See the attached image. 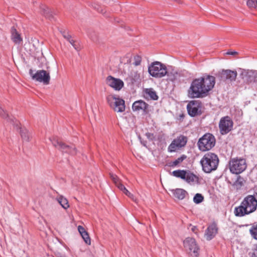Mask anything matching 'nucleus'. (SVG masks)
<instances>
[{"label": "nucleus", "instance_id": "nucleus-39", "mask_svg": "<svg viewBox=\"0 0 257 257\" xmlns=\"http://www.w3.org/2000/svg\"><path fill=\"white\" fill-rule=\"evenodd\" d=\"M67 41H68L69 42V43L74 47L75 49H76L77 51L78 50V47L75 44V41L74 40L72 39L71 38H70V39H68Z\"/></svg>", "mask_w": 257, "mask_h": 257}, {"label": "nucleus", "instance_id": "nucleus-1", "mask_svg": "<svg viewBox=\"0 0 257 257\" xmlns=\"http://www.w3.org/2000/svg\"><path fill=\"white\" fill-rule=\"evenodd\" d=\"M215 83L214 76L204 74L202 76L192 81L188 90V95L190 98L205 97L214 87Z\"/></svg>", "mask_w": 257, "mask_h": 257}, {"label": "nucleus", "instance_id": "nucleus-32", "mask_svg": "<svg viewBox=\"0 0 257 257\" xmlns=\"http://www.w3.org/2000/svg\"><path fill=\"white\" fill-rule=\"evenodd\" d=\"M247 5L250 8L257 9V0H248Z\"/></svg>", "mask_w": 257, "mask_h": 257}, {"label": "nucleus", "instance_id": "nucleus-34", "mask_svg": "<svg viewBox=\"0 0 257 257\" xmlns=\"http://www.w3.org/2000/svg\"><path fill=\"white\" fill-rule=\"evenodd\" d=\"M187 156L185 155H182L181 156L179 157L176 160L174 161V164L176 166H178L179 164L182 163L185 159H186Z\"/></svg>", "mask_w": 257, "mask_h": 257}, {"label": "nucleus", "instance_id": "nucleus-10", "mask_svg": "<svg viewBox=\"0 0 257 257\" xmlns=\"http://www.w3.org/2000/svg\"><path fill=\"white\" fill-rule=\"evenodd\" d=\"M50 140L51 141L53 145L62 152L69 154L71 155L76 154V148L73 145H67L55 138L53 139H50Z\"/></svg>", "mask_w": 257, "mask_h": 257}, {"label": "nucleus", "instance_id": "nucleus-24", "mask_svg": "<svg viewBox=\"0 0 257 257\" xmlns=\"http://www.w3.org/2000/svg\"><path fill=\"white\" fill-rule=\"evenodd\" d=\"M41 13L44 15L47 19L52 20L54 19V16L52 13V12L45 6L42 5L41 6Z\"/></svg>", "mask_w": 257, "mask_h": 257}, {"label": "nucleus", "instance_id": "nucleus-37", "mask_svg": "<svg viewBox=\"0 0 257 257\" xmlns=\"http://www.w3.org/2000/svg\"><path fill=\"white\" fill-rule=\"evenodd\" d=\"M61 33H62L63 37L67 40H68V39H70V38H71V35H70L69 34V33L68 32H66L65 31H61Z\"/></svg>", "mask_w": 257, "mask_h": 257}, {"label": "nucleus", "instance_id": "nucleus-38", "mask_svg": "<svg viewBox=\"0 0 257 257\" xmlns=\"http://www.w3.org/2000/svg\"><path fill=\"white\" fill-rule=\"evenodd\" d=\"M250 257H257V244H255V247L253 249V252L249 253Z\"/></svg>", "mask_w": 257, "mask_h": 257}, {"label": "nucleus", "instance_id": "nucleus-43", "mask_svg": "<svg viewBox=\"0 0 257 257\" xmlns=\"http://www.w3.org/2000/svg\"><path fill=\"white\" fill-rule=\"evenodd\" d=\"M237 54V52L236 51H229V52H227L226 53V54H227V55H234Z\"/></svg>", "mask_w": 257, "mask_h": 257}, {"label": "nucleus", "instance_id": "nucleus-6", "mask_svg": "<svg viewBox=\"0 0 257 257\" xmlns=\"http://www.w3.org/2000/svg\"><path fill=\"white\" fill-rule=\"evenodd\" d=\"M110 107L115 111L122 112L125 110V102L123 99L115 95H110L107 97Z\"/></svg>", "mask_w": 257, "mask_h": 257}, {"label": "nucleus", "instance_id": "nucleus-13", "mask_svg": "<svg viewBox=\"0 0 257 257\" xmlns=\"http://www.w3.org/2000/svg\"><path fill=\"white\" fill-rule=\"evenodd\" d=\"M233 121L228 116L222 117L219 121V127L222 135L227 134L232 128Z\"/></svg>", "mask_w": 257, "mask_h": 257}, {"label": "nucleus", "instance_id": "nucleus-3", "mask_svg": "<svg viewBox=\"0 0 257 257\" xmlns=\"http://www.w3.org/2000/svg\"><path fill=\"white\" fill-rule=\"evenodd\" d=\"M219 159L217 155L212 153L205 154L200 161L203 171L209 173L217 169Z\"/></svg>", "mask_w": 257, "mask_h": 257}, {"label": "nucleus", "instance_id": "nucleus-25", "mask_svg": "<svg viewBox=\"0 0 257 257\" xmlns=\"http://www.w3.org/2000/svg\"><path fill=\"white\" fill-rule=\"evenodd\" d=\"M56 200L64 209H66L69 207L68 201L63 196H59L56 198Z\"/></svg>", "mask_w": 257, "mask_h": 257}, {"label": "nucleus", "instance_id": "nucleus-2", "mask_svg": "<svg viewBox=\"0 0 257 257\" xmlns=\"http://www.w3.org/2000/svg\"><path fill=\"white\" fill-rule=\"evenodd\" d=\"M257 208V199L254 195H248L246 196L240 205L236 207L234 210V215L242 217L255 211Z\"/></svg>", "mask_w": 257, "mask_h": 257}, {"label": "nucleus", "instance_id": "nucleus-14", "mask_svg": "<svg viewBox=\"0 0 257 257\" xmlns=\"http://www.w3.org/2000/svg\"><path fill=\"white\" fill-rule=\"evenodd\" d=\"M240 76L244 82L247 84L257 81V71L256 70H243Z\"/></svg>", "mask_w": 257, "mask_h": 257}, {"label": "nucleus", "instance_id": "nucleus-26", "mask_svg": "<svg viewBox=\"0 0 257 257\" xmlns=\"http://www.w3.org/2000/svg\"><path fill=\"white\" fill-rule=\"evenodd\" d=\"M185 176V179L184 180L188 183L194 182L198 179V177L190 171H186Z\"/></svg>", "mask_w": 257, "mask_h": 257}, {"label": "nucleus", "instance_id": "nucleus-31", "mask_svg": "<svg viewBox=\"0 0 257 257\" xmlns=\"http://www.w3.org/2000/svg\"><path fill=\"white\" fill-rule=\"evenodd\" d=\"M167 73H168L166 74V75L168 76V79H169L171 81H173L175 79H176L178 75V73L177 72L172 73L167 71Z\"/></svg>", "mask_w": 257, "mask_h": 257}, {"label": "nucleus", "instance_id": "nucleus-12", "mask_svg": "<svg viewBox=\"0 0 257 257\" xmlns=\"http://www.w3.org/2000/svg\"><path fill=\"white\" fill-rule=\"evenodd\" d=\"M188 139L183 135H180L174 139L168 148L169 152H174L185 147L187 143Z\"/></svg>", "mask_w": 257, "mask_h": 257}, {"label": "nucleus", "instance_id": "nucleus-5", "mask_svg": "<svg viewBox=\"0 0 257 257\" xmlns=\"http://www.w3.org/2000/svg\"><path fill=\"white\" fill-rule=\"evenodd\" d=\"M197 144L200 151H206L214 146L215 139L212 134H206L199 139Z\"/></svg>", "mask_w": 257, "mask_h": 257}, {"label": "nucleus", "instance_id": "nucleus-16", "mask_svg": "<svg viewBox=\"0 0 257 257\" xmlns=\"http://www.w3.org/2000/svg\"><path fill=\"white\" fill-rule=\"evenodd\" d=\"M106 84L114 88L116 90H120L123 86V82L117 78H115L111 76H108L106 79Z\"/></svg>", "mask_w": 257, "mask_h": 257}, {"label": "nucleus", "instance_id": "nucleus-45", "mask_svg": "<svg viewBox=\"0 0 257 257\" xmlns=\"http://www.w3.org/2000/svg\"><path fill=\"white\" fill-rule=\"evenodd\" d=\"M196 229V227L195 226H194L192 228V230L194 232L195 231Z\"/></svg>", "mask_w": 257, "mask_h": 257}, {"label": "nucleus", "instance_id": "nucleus-7", "mask_svg": "<svg viewBox=\"0 0 257 257\" xmlns=\"http://www.w3.org/2000/svg\"><path fill=\"white\" fill-rule=\"evenodd\" d=\"M229 165L230 172L236 174L242 173L247 167L245 160L242 158L231 159Z\"/></svg>", "mask_w": 257, "mask_h": 257}, {"label": "nucleus", "instance_id": "nucleus-44", "mask_svg": "<svg viewBox=\"0 0 257 257\" xmlns=\"http://www.w3.org/2000/svg\"><path fill=\"white\" fill-rule=\"evenodd\" d=\"M29 74L33 78V76L35 75V73H33V70L32 69H30L29 71Z\"/></svg>", "mask_w": 257, "mask_h": 257}, {"label": "nucleus", "instance_id": "nucleus-11", "mask_svg": "<svg viewBox=\"0 0 257 257\" xmlns=\"http://www.w3.org/2000/svg\"><path fill=\"white\" fill-rule=\"evenodd\" d=\"M184 246L186 251L192 257L198 256L199 248L195 239L191 237L186 238L184 241Z\"/></svg>", "mask_w": 257, "mask_h": 257}, {"label": "nucleus", "instance_id": "nucleus-41", "mask_svg": "<svg viewBox=\"0 0 257 257\" xmlns=\"http://www.w3.org/2000/svg\"><path fill=\"white\" fill-rule=\"evenodd\" d=\"M146 136L147 137V138L151 140H153L154 139V136L153 134H151V133H147L146 134Z\"/></svg>", "mask_w": 257, "mask_h": 257}, {"label": "nucleus", "instance_id": "nucleus-30", "mask_svg": "<svg viewBox=\"0 0 257 257\" xmlns=\"http://www.w3.org/2000/svg\"><path fill=\"white\" fill-rule=\"evenodd\" d=\"M203 196L199 193H197L193 198V201L196 204H199L203 200Z\"/></svg>", "mask_w": 257, "mask_h": 257}, {"label": "nucleus", "instance_id": "nucleus-8", "mask_svg": "<svg viewBox=\"0 0 257 257\" xmlns=\"http://www.w3.org/2000/svg\"><path fill=\"white\" fill-rule=\"evenodd\" d=\"M0 115L4 118L9 119L13 123L17 129L20 130V134L22 140L24 141L29 142L30 141V135L28 133L27 130L25 128H22L19 125V121L15 118H10L8 114L2 108L0 105Z\"/></svg>", "mask_w": 257, "mask_h": 257}, {"label": "nucleus", "instance_id": "nucleus-27", "mask_svg": "<svg viewBox=\"0 0 257 257\" xmlns=\"http://www.w3.org/2000/svg\"><path fill=\"white\" fill-rule=\"evenodd\" d=\"M243 179L240 176L237 177L236 181L233 183L232 186L236 190L240 189L243 186Z\"/></svg>", "mask_w": 257, "mask_h": 257}, {"label": "nucleus", "instance_id": "nucleus-35", "mask_svg": "<svg viewBox=\"0 0 257 257\" xmlns=\"http://www.w3.org/2000/svg\"><path fill=\"white\" fill-rule=\"evenodd\" d=\"M117 188L122 191L126 195L130 192L124 187V186L121 183H118L117 185Z\"/></svg>", "mask_w": 257, "mask_h": 257}, {"label": "nucleus", "instance_id": "nucleus-23", "mask_svg": "<svg viewBox=\"0 0 257 257\" xmlns=\"http://www.w3.org/2000/svg\"><path fill=\"white\" fill-rule=\"evenodd\" d=\"M78 230L85 243L87 244H90V238L84 228L83 226L79 225L78 226Z\"/></svg>", "mask_w": 257, "mask_h": 257}, {"label": "nucleus", "instance_id": "nucleus-19", "mask_svg": "<svg viewBox=\"0 0 257 257\" xmlns=\"http://www.w3.org/2000/svg\"><path fill=\"white\" fill-rule=\"evenodd\" d=\"M143 95L144 97L148 100H157L159 98L156 92L152 88L144 89Z\"/></svg>", "mask_w": 257, "mask_h": 257}, {"label": "nucleus", "instance_id": "nucleus-9", "mask_svg": "<svg viewBox=\"0 0 257 257\" xmlns=\"http://www.w3.org/2000/svg\"><path fill=\"white\" fill-rule=\"evenodd\" d=\"M215 75L220 82L226 81L232 82L235 80L237 73L236 71L222 69L215 73Z\"/></svg>", "mask_w": 257, "mask_h": 257}, {"label": "nucleus", "instance_id": "nucleus-40", "mask_svg": "<svg viewBox=\"0 0 257 257\" xmlns=\"http://www.w3.org/2000/svg\"><path fill=\"white\" fill-rule=\"evenodd\" d=\"M126 196H127L128 197H130L131 199H132L135 202H137V198L134 196L133 194H132L131 193L129 192Z\"/></svg>", "mask_w": 257, "mask_h": 257}, {"label": "nucleus", "instance_id": "nucleus-36", "mask_svg": "<svg viewBox=\"0 0 257 257\" xmlns=\"http://www.w3.org/2000/svg\"><path fill=\"white\" fill-rule=\"evenodd\" d=\"M141 57L139 56H136L135 57V62L134 65L135 66H138L141 64Z\"/></svg>", "mask_w": 257, "mask_h": 257}, {"label": "nucleus", "instance_id": "nucleus-15", "mask_svg": "<svg viewBox=\"0 0 257 257\" xmlns=\"http://www.w3.org/2000/svg\"><path fill=\"white\" fill-rule=\"evenodd\" d=\"M33 79L47 85L49 84L50 76L49 73L46 71L44 70H38L33 76Z\"/></svg>", "mask_w": 257, "mask_h": 257}, {"label": "nucleus", "instance_id": "nucleus-46", "mask_svg": "<svg viewBox=\"0 0 257 257\" xmlns=\"http://www.w3.org/2000/svg\"><path fill=\"white\" fill-rule=\"evenodd\" d=\"M60 257H64V256H60Z\"/></svg>", "mask_w": 257, "mask_h": 257}, {"label": "nucleus", "instance_id": "nucleus-17", "mask_svg": "<svg viewBox=\"0 0 257 257\" xmlns=\"http://www.w3.org/2000/svg\"><path fill=\"white\" fill-rule=\"evenodd\" d=\"M149 104L142 100L136 101L132 105V109L134 111H142L143 114L148 112Z\"/></svg>", "mask_w": 257, "mask_h": 257}, {"label": "nucleus", "instance_id": "nucleus-29", "mask_svg": "<svg viewBox=\"0 0 257 257\" xmlns=\"http://www.w3.org/2000/svg\"><path fill=\"white\" fill-rule=\"evenodd\" d=\"M249 232L251 236L257 240V223H254L252 225L249 229Z\"/></svg>", "mask_w": 257, "mask_h": 257}, {"label": "nucleus", "instance_id": "nucleus-33", "mask_svg": "<svg viewBox=\"0 0 257 257\" xmlns=\"http://www.w3.org/2000/svg\"><path fill=\"white\" fill-rule=\"evenodd\" d=\"M110 177L113 181V182L115 183V185L117 187V185L118 183H121L120 181L119 180L118 178L115 175L112 173H109Z\"/></svg>", "mask_w": 257, "mask_h": 257}, {"label": "nucleus", "instance_id": "nucleus-42", "mask_svg": "<svg viewBox=\"0 0 257 257\" xmlns=\"http://www.w3.org/2000/svg\"><path fill=\"white\" fill-rule=\"evenodd\" d=\"M166 166L171 167H174L176 166L175 164H174V161H171L167 163Z\"/></svg>", "mask_w": 257, "mask_h": 257}, {"label": "nucleus", "instance_id": "nucleus-21", "mask_svg": "<svg viewBox=\"0 0 257 257\" xmlns=\"http://www.w3.org/2000/svg\"><path fill=\"white\" fill-rule=\"evenodd\" d=\"M11 39L12 41L16 44H20L22 41V38L20 34L17 31L14 27L11 28Z\"/></svg>", "mask_w": 257, "mask_h": 257}, {"label": "nucleus", "instance_id": "nucleus-18", "mask_svg": "<svg viewBox=\"0 0 257 257\" xmlns=\"http://www.w3.org/2000/svg\"><path fill=\"white\" fill-rule=\"evenodd\" d=\"M188 114L191 116H195L200 114L199 105L195 101H190L187 106Z\"/></svg>", "mask_w": 257, "mask_h": 257}, {"label": "nucleus", "instance_id": "nucleus-20", "mask_svg": "<svg viewBox=\"0 0 257 257\" xmlns=\"http://www.w3.org/2000/svg\"><path fill=\"white\" fill-rule=\"evenodd\" d=\"M217 232V228L215 223H213L209 225L205 232L206 239L208 240L213 238Z\"/></svg>", "mask_w": 257, "mask_h": 257}, {"label": "nucleus", "instance_id": "nucleus-22", "mask_svg": "<svg viewBox=\"0 0 257 257\" xmlns=\"http://www.w3.org/2000/svg\"><path fill=\"white\" fill-rule=\"evenodd\" d=\"M172 192L174 197L179 200H182L185 198L186 195L187 194V191L180 188L172 190Z\"/></svg>", "mask_w": 257, "mask_h": 257}, {"label": "nucleus", "instance_id": "nucleus-4", "mask_svg": "<svg viewBox=\"0 0 257 257\" xmlns=\"http://www.w3.org/2000/svg\"><path fill=\"white\" fill-rule=\"evenodd\" d=\"M148 72L152 76L159 78L168 73L166 65L159 61L153 62L148 67Z\"/></svg>", "mask_w": 257, "mask_h": 257}, {"label": "nucleus", "instance_id": "nucleus-28", "mask_svg": "<svg viewBox=\"0 0 257 257\" xmlns=\"http://www.w3.org/2000/svg\"><path fill=\"white\" fill-rule=\"evenodd\" d=\"M186 171L185 170H178L174 171L172 172V175L176 177L180 178L184 180L186 177Z\"/></svg>", "mask_w": 257, "mask_h": 257}]
</instances>
